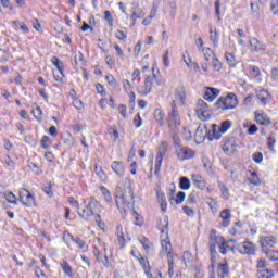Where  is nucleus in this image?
<instances>
[{
    "label": "nucleus",
    "instance_id": "f257e3e1",
    "mask_svg": "<svg viewBox=\"0 0 278 278\" xmlns=\"http://www.w3.org/2000/svg\"><path fill=\"white\" fill-rule=\"evenodd\" d=\"M134 199V180L126 178L124 182V193H116V205L119 212L131 210L136 203Z\"/></svg>",
    "mask_w": 278,
    "mask_h": 278
},
{
    "label": "nucleus",
    "instance_id": "f03ea898",
    "mask_svg": "<svg viewBox=\"0 0 278 278\" xmlns=\"http://www.w3.org/2000/svg\"><path fill=\"white\" fill-rule=\"evenodd\" d=\"M72 203L77 207V214L80 218H84V220H90L94 214L101 212V203H99V200L94 197L90 198L89 203L86 200H84L81 204L75 200Z\"/></svg>",
    "mask_w": 278,
    "mask_h": 278
},
{
    "label": "nucleus",
    "instance_id": "7ed1b4c3",
    "mask_svg": "<svg viewBox=\"0 0 278 278\" xmlns=\"http://www.w3.org/2000/svg\"><path fill=\"white\" fill-rule=\"evenodd\" d=\"M167 126L169 131H179L181 129V116L175 101L172 102V111L168 113Z\"/></svg>",
    "mask_w": 278,
    "mask_h": 278
},
{
    "label": "nucleus",
    "instance_id": "20e7f679",
    "mask_svg": "<svg viewBox=\"0 0 278 278\" xmlns=\"http://www.w3.org/2000/svg\"><path fill=\"white\" fill-rule=\"evenodd\" d=\"M165 226L161 228V238H164L161 240V247L162 251L159 254V257H164L168 255V253H173V245L170 244V239H168V219H164Z\"/></svg>",
    "mask_w": 278,
    "mask_h": 278
},
{
    "label": "nucleus",
    "instance_id": "39448f33",
    "mask_svg": "<svg viewBox=\"0 0 278 278\" xmlns=\"http://www.w3.org/2000/svg\"><path fill=\"white\" fill-rule=\"evenodd\" d=\"M238 105V98L235 93H229L225 98H219L216 102L217 110H233Z\"/></svg>",
    "mask_w": 278,
    "mask_h": 278
},
{
    "label": "nucleus",
    "instance_id": "423d86ee",
    "mask_svg": "<svg viewBox=\"0 0 278 278\" xmlns=\"http://www.w3.org/2000/svg\"><path fill=\"white\" fill-rule=\"evenodd\" d=\"M225 239L223 237L216 236V230L211 231L210 236V253H211V261L216 262V247L220 248V244Z\"/></svg>",
    "mask_w": 278,
    "mask_h": 278
},
{
    "label": "nucleus",
    "instance_id": "0eeeda50",
    "mask_svg": "<svg viewBox=\"0 0 278 278\" xmlns=\"http://www.w3.org/2000/svg\"><path fill=\"white\" fill-rule=\"evenodd\" d=\"M153 84H155V75L148 76L143 83V85H139L137 87V92L141 97H147V94H151V90H153Z\"/></svg>",
    "mask_w": 278,
    "mask_h": 278
},
{
    "label": "nucleus",
    "instance_id": "6e6552de",
    "mask_svg": "<svg viewBox=\"0 0 278 278\" xmlns=\"http://www.w3.org/2000/svg\"><path fill=\"white\" fill-rule=\"evenodd\" d=\"M260 242H261V249L263 253H266L270 251V249L275 248V245L278 242V239L275 236H266V237L263 236L260 238Z\"/></svg>",
    "mask_w": 278,
    "mask_h": 278
},
{
    "label": "nucleus",
    "instance_id": "1a4fd4ad",
    "mask_svg": "<svg viewBox=\"0 0 278 278\" xmlns=\"http://www.w3.org/2000/svg\"><path fill=\"white\" fill-rule=\"evenodd\" d=\"M176 154L180 162H184L186 160H192V157H194L195 155L192 149L186 148L184 146L176 147Z\"/></svg>",
    "mask_w": 278,
    "mask_h": 278
},
{
    "label": "nucleus",
    "instance_id": "9d476101",
    "mask_svg": "<svg viewBox=\"0 0 278 278\" xmlns=\"http://www.w3.org/2000/svg\"><path fill=\"white\" fill-rule=\"evenodd\" d=\"M165 255L167 256L169 278H181V274L176 273L175 275V258L177 257V255H175L173 252Z\"/></svg>",
    "mask_w": 278,
    "mask_h": 278
},
{
    "label": "nucleus",
    "instance_id": "9b49d317",
    "mask_svg": "<svg viewBox=\"0 0 278 278\" xmlns=\"http://www.w3.org/2000/svg\"><path fill=\"white\" fill-rule=\"evenodd\" d=\"M20 200L23 205H26V207H31L35 203L34 194H31L27 189L20 190Z\"/></svg>",
    "mask_w": 278,
    "mask_h": 278
},
{
    "label": "nucleus",
    "instance_id": "f8f14e48",
    "mask_svg": "<svg viewBox=\"0 0 278 278\" xmlns=\"http://www.w3.org/2000/svg\"><path fill=\"white\" fill-rule=\"evenodd\" d=\"M237 249L242 255H255V244L251 241H244L243 243L237 244Z\"/></svg>",
    "mask_w": 278,
    "mask_h": 278
},
{
    "label": "nucleus",
    "instance_id": "ddd939ff",
    "mask_svg": "<svg viewBox=\"0 0 278 278\" xmlns=\"http://www.w3.org/2000/svg\"><path fill=\"white\" fill-rule=\"evenodd\" d=\"M231 244H236V240L226 241L224 239V241L219 244V253L222 255H227V253H229V251H231L232 253H236V247H233Z\"/></svg>",
    "mask_w": 278,
    "mask_h": 278
},
{
    "label": "nucleus",
    "instance_id": "4468645a",
    "mask_svg": "<svg viewBox=\"0 0 278 278\" xmlns=\"http://www.w3.org/2000/svg\"><path fill=\"white\" fill-rule=\"evenodd\" d=\"M236 139H227L223 144V151L227 153V155H232V153H236Z\"/></svg>",
    "mask_w": 278,
    "mask_h": 278
},
{
    "label": "nucleus",
    "instance_id": "2eb2a0df",
    "mask_svg": "<svg viewBox=\"0 0 278 278\" xmlns=\"http://www.w3.org/2000/svg\"><path fill=\"white\" fill-rule=\"evenodd\" d=\"M208 137V130L207 127L205 126H199L195 130V136H194V140L195 142H203V140H205V138Z\"/></svg>",
    "mask_w": 278,
    "mask_h": 278
},
{
    "label": "nucleus",
    "instance_id": "dca6fc26",
    "mask_svg": "<svg viewBox=\"0 0 278 278\" xmlns=\"http://www.w3.org/2000/svg\"><path fill=\"white\" fill-rule=\"evenodd\" d=\"M191 181L199 190H205V186H207L205 179H203V177L199 174H193L191 176Z\"/></svg>",
    "mask_w": 278,
    "mask_h": 278
},
{
    "label": "nucleus",
    "instance_id": "f3484780",
    "mask_svg": "<svg viewBox=\"0 0 278 278\" xmlns=\"http://www.w3.org/2000/svg\"><path fill=\"white\" fill-rule=\"evenodd\" d=\"M175 103H184L186 101V87L185 86H179L178 88H176L175 90Z\"/></svg>",
    "mask_w": 278,
    "mask_h": 278
},
{
    "label": "nucleus",
    "instance_id": "a211bd4d",
    "mask_svg": "<svg viewBox=\"0 0 278 278\" xmlns=\"http://www.w3.org/2000/svg\"><path fill=\"white\" fill-rule=\"evenodd\" d=\"M156 199H157V203L160 204L162 212H166V210L168 207V202L166 201V194L163 193L162 190L157 189L156 190Z\"/></svg>",
    "mask_w": 278,
    "mask_h": 278
},
{
    "label": "nucleus",
    "instance_id": "6ab92c4d",
    "mask_svg": "<svg viewBox=\"0 0 278 278\" xmlns=\"http://www.w3.org/2000/svg\"><path fill=\"white\" fill-rule=\"evenodd\" d=\"M218 93H219L218 89L208 87L205 90L204 99L205 101H208V103H212V101H214V99L218 97Z\"/></svg>",
    "mask_w": 278,
    "mask_h": 278
},
{
    "label": "nucleus",
    "instance_id": "aec40b11",
    "mask_svg": "<svg viewBox=\"0 0 278 278\" xmlns=\"http://www.w3.org/2000/svg\"><path fill=\"white\" fill-rule=\"evenodd\" d=\"M219 216L223 219V227H228L231 223V211L229 208H225L220 212Z\"/></svg>",
    "mask_w": 278,
    "mask_h": 278
},
{
    "label": "nucleus",
    "instance_id": "412c9836",
    "mask_svg": "<svg viewBox=\"0 0 278 278\" xmlns=\"http://www.w3.org/2000/svg\"><path fill=\"white\" fill-rule=\"evenodd\" d=\"M220 136H223L220 128H218V125L213 124L212 129L208 130V140H220Z\"/></svg>",
    "mask_w": 278,
    "mask_h": 278
},
{
    "label": "nucleus",
    "instance_id": "4be33fe9",
    "mask_svg": "<svg viewBox=\"0 0 278 278\" xmlns=\"http://www.w3.org/2000/svg\"><path fill=\"white\" fill-rule=\"evenodd\" d=\"M251 51L254 53H257L260 51H266V46L264 43L260 42V40L253 38L250 40Z\"/></svg>",
    "mask_w": 278,
    "mask_h": 278
},
{
    "label": "nucleus",
    "instance_id": "5701e85b",
    "mask_svg": "<svg viewBox=\"0 0 278 278\" xmlns=\"http://www.w3.org/2000/svg\"><path fill=\"white\" fill-rule=\"evenodd\" d=\"M257 99H260L262 105H266L270 103L273 97L270 96V93H268L267 90H260L257 92Z\"/></svg>",
    "mask_w": 278,
    "mask_h": 278
},
{
    "label": "nucleus",
    "instance_id": "b1692460",
    "mask_svg": "<svg viewBox=\"0 0 278 278\" xmlns=\"http://www.w3.org/2000/svg\"><path fill=\"white\" fill-rule=\"evenodd\" d=\"M111 168L114 173L117 174L118 177H123V175H125V165L123 164V162H113Z\"/></svg>",
    "mask_w": 278,
    "mask_h": 278
},
{
    "label": "nucleus",
    "instance_id": "393cba45",
    "mask_svg": "<svg viewBox=\"0 0 278 278\" xmlns=\"http://www.w3.org/2000/svg\"><path fill=\"white\" fill-rule=\"evenodd\" d=\"M255 119L258 125H265L266 127L271 123L266 113H255Z\"/></svg>",
    "mask_w": 278,
    "mask_h": 278
},
{
    "label": "nucleus",
    "instance_id": "a878e982",
    "mask_svg": "<svg viewBox=\"0 0 278 278\" xmlns=\"http://www.w3.org/2000/svg\"><path fill=\"white\" fill-rule=\"evenodd\" d=\"M217 273L220 278L229 277V265L227 263H220L217 267Z\"/></svg>",
    "mask_w": 278,
    "mask_h": 278
},
{
    "label": "nucleus",
    "instance_id": "bb28decb",
    "mask_svg": "<svg viewBox=\"0 0 278 278\" xmlns=\"http://www.w3.org/2000/svg\"><path fill=\"white\" fill-rule=\"evenodd\" d=\"M182 262L185 266H192V262H194V256L190 251H185L182 254Z\"/></svg>",
    "mask_w": 278,
    "mask_h": 278
},
{
    "label": "nucleus",
    "instance_id": "cd10ccee",
    "mask_svg": "<svg viewBox=\"0 0 278 278\" xmlns=\"http://www.w3.org/2000/svg\"><path fill=\"white\" fill-rule=\"evenodd\" d=\"M116 233L121 249H125V233L123 232V226H117Z\"/></svg>",
    "mask_w": 278,
    "mask_h": 278
},
{
    "label": "nucleus",
    "instance_id": "c85d7f7f",
    "mask_svg": "<svg viewBox=\"0 0 278 278\" xmlns=\"http://www.w3.org/2000/svg\"><path fill=\"white\" fill-rule=\"evenodd\" d=\"M12 60V54L5 49L0 48V64H5Z\"/></svg>",
    "mask_w": 278,
    "mask_h": 278
},
{
    "label": "nucleus",
    "instance_id": "c756f323",
    "mask_svg": "<svg viewBox=\"0 0 278 278\" xmlns=\"http://www.w3.org/2000/svg\"><path fill=\"white\" fill-rule=\"evenodd\" d=\"M256 277H258V278H273V277H275V273L273 270H269V269L265 268V269L257 270Z\"/></svg>",
    "mask_w": 278,
    "mask_h": 278
},
{
    "label": "nucleus",
    "instance_id": "7c9ffc66",
    "mask_svg": "<svg viewBox=\"0 0 278 278\" xmlns=\"http://www.w3.org/2000/svg\"><path fill=\"white\" fill-rule=\"evenodd\" d=\"M190 179L188 177L182 176L179 178V188L180 190H190Z\"/></svg>",
    "mask_w": 278,
    "mask_h": 278
},
{
    "label": "nucleus",
    "instance_id": "2f4dec72",
    "mask_svg": "<svg viewBox=\"0 0 278 278\" xmlns=\"http://www.w3.org/2000/svg\"><path fill=\"white\" fill-rule=\"evenodd\" d=\"M197 116L200 121H203L204 123L206 121H210V118H212V111L206 110V111H200L199 113H197Z\"/></svg>",
    "mask_w": 278,
    "mask_h": 278
},
{
    "label": "nucleus",
    "instance_id": "473e14b6",
    "mask_svg": "<svg viewBox=\"0 0 278 278\" xmlns=\"http://www.w3.org/2000/svg\"><path fill=\"white\" fill-rule=\"evenodd\" d=\"M202 53L206 62H210L211 60H214V58H216V54H214V51L210 48H203Z\"/></svg>",
    "mask_w": 278,
    "mask_h": 278
},
{
    "label": "nucleus",
    "instance_id": "72a5a7b5",
    "mask_svg": "<svg viewBox=\"0 0 278 278\" xmlns=\"http://www.w3.org/2000/svg\"><path fill=\"white\" fill-rule=\"evenodd\" d=\"M51 62L52 64H54V66H56V73H60V75H62V71H64V63H62L60 59H58V56H52Z\"/></svg>",
    "mask_w": 278,
    "mask_h": 278
},
{
    "label": "nucleus",
    "instance_id": "f704fd0d",
    "mask_svg": "<svg viewBox=\"0 0 278 278\" xmlns=\"http://www.w3.org/2000/svg\"><path fill=\"white\" fill-rule=\"evenodd\" d=\"M250 184L253 186H260L262 181L260 180V176H257V173L255 172H250V176L248 177Z\"/></svg>",
    "mask_w": 278,
    "mask_h": 278
},
{
    "label": "nucleus",
    "instance_id": "c9c22d12",
    "mask_svg": "<svg viewBox=\"0 0 278 278\" xmlns=\"http://www.w3.org/2000/svg\"><path fill=\"white\" fill-rule=\"evenodd\" d=\"M154 118L156 121V123H159V125L162 127V125H164V112L160 109H156L154 111Z\"/></svg>",
    "mask_w": 278,
    "mask_h": 278
},
{
    "label": "nucleus",
    "instance_id": "e433bc0d",
    "mask_svg": "<svg viewBox=\"0 0 278 278\" xmlns=\"http://www.w3.org/2000/svg\"><path fill=\"white\" fill-rule=\"evenodd\" d=\"M231 125H232L231 121H229V119L224 121L220 124V126H218L220 134H227V131H229V129H231Z\"/></svg>",
    "mask_w": 278,
    "mask_h": 278
},
{
    "label": "nucleus",
    "instance_id": "4c0bfd02",
    "mask_svg": "<svg viewBox=\"0 0 278 278\" xmlns=\"http://www.w3.org/2000/svg\"><path fill=\"white\" fill-rule=\"evenodd\" d=\"M61 268L65 273V275H67V277H73V268L71 267L68 262L62 261Z\"/></svg>",
    "mask_w": 278,
    "mask_h": 278
},
{
    "label": "nucleus",
    "instance_id": "58836bf2",
    "mask_svg": "<svg viewBox=\"0 0 278 278\" xmlns=\"http://www.w3.org/2000/svg\"><path fill=\"white\" fill-rule=\"evenodd\" d=\"M207 110H210L208 106H207V103H205V101H203V100H199L198 103H197V106H195L197 114L199 112H205Z\"/></svg>",
    "mask_w": 278,
    "mask_h": 278
},
{
    "label": "nucleus",
    "instance_id": "ea45409f",
    "mask_svg": "<svg viewBox=\"0 0 278 278\" xmlns=\"http://www.w3.org/2000/svg\"><path fill=\"white\" fill-rule=\"evenodd\" d=\"M268 260L271 262H278V251L277 250H267V252H264Z\"/></svg>",
    "mask_w": 278,
    "mask_h": 278
},
{
    "label": "nucleus",
    "instance_id": "a19ab883",
    "mask_svg": "<svg viewBox=\"0 0 278 278\" xmlns=\"http://www.w3.org/2000/svg\"><path fill=\"white\" fill-rule=\"evenodd\" d=\"M276 143H277V140L275 139V135H269L267 137V149H269V151H275Z\"/></svg>",
    "mask_w": 278,
    "mask_h": 278
},
{
    "label": "nucleus",
    "instance_id": "79ce46f5",
    "mask_svg": "<svg viewBox=\"0 0 278 278\" xmlns=\"http://www.w3.org/2000/svg\"><path fill=\"white\" fill-rule=\"evenodd\" d=\"M214 71H216L217 73L223 71V63H220V60H218V58H213L212 62H211Z\"/></svg>",
    "mask_w": 278,
    "mask_h": 278
},
{
    "label": "nucleus",
    "instance_id": "37998d69",
    "mask_svg": "<svg viewBox=\"0 0 278 278\" xmlns=\"http://www.w3.org/2000/svg\"><path fill=\"white\" fill-rule=\"evenodd\" d=\"M210 40L213 42L214 47H218V33L214 29H210Z\"/></svg>",
    "mask_w": 278,
    "mask_h": 278
},
{
    "label": "nucleus",
    "instance_id": "c03bdc74",
    "mask_svg": "<svg viewBox=\"0 0 278 278\" xmlns=\"http://www.w3.org/2000/svg\"><path fill=\"white\" fill-rule=\"evenodd\" d=\"M178 132L179 131H170L175 149H177V147H181V139L179 138V135H177Z\"/></svg>",
    "mask_w": 278,
    "mask_h": 278
},
{
    "label": "nucleus",
    "instance_id": "a18cd8bd",
    "mask_svg": "<svg viewBox=\"0 0 278 278\" xmlns=\"http://www.w3.org/2000/svg\"><path fill=\"white\" fill-rule=\"evenodd\" d=\"M218 188H219L223 197L225 199H229V189L227 188V186H225V184L218 181Z\"/></svg>",
    "mask_w": 278,
    "mask_h": 278
},
{
    "label": "nucleus",
    "instance_id": "49530a36",
    "mask_svg": "<svg viewBox=\"0 0 278 278\" xmlns=\"http://www.w3.org/2000/svg\"><path fill=\"white\" fill-rule=\"evenodd\" d=\"M226 58V62L227 64H229V66H236L237 62H236V56H233V54L227 52L225 54Z\"/></svg>",
    "mask_w": 278,
    "mask_h": 278
},
{
    "label": "nucleus",
    "instance_id": "de8ad7c7",
    "mask_svg": "<svg viewBox=\"0 0 278 278\" xmlns=\"http://www.w3.org/2000/svg\"><path fill=\"white\" fill-rule=\"evenodd\" d=\"M34 117L38 121V123H42V109L37 106L36 110H33Z\"/></svg>",
    "mask_w": 278,
    "mask_h": 278
},
{
    "label": "nucleus",
    "instance_id": "09e8293b",
    "mask_svg": "<svg viewBox=\"0 0 278 278\" xmlns=\"http://www.w3.org/2000/svg\"><path fill=\"white\" fill-rule=\"evenodd\" d=\"M168 149V143H166V141H163L160 147H159V152L157 155H161L164 157V155H166V151Z\"/></svg>",
    "mask_w": 278,
    "mask_h": 278
},
{
    "label": "nucleus",
    "instance_id": "8fccbe9b",
    "mask_svg": "<svg viewBox=\"0 0 278 278\" xmlns=\"http://www.w3.org/2000/svg\"><path fill=\"white\" fill-rule=\"evenodd\" d=\"M4 201H8V203H12L13 205H16V195L12 192L5 193Z\"/></svg>",
    "mask_w": 278,
    "mask_h": 278
},
{
    "label": "nucleus",
    "instance_id": "3c124183",
    "mask_svg": "<svg viewBox=\"0 0 278 278\" xmlns=\"http://www.w3.org/2000/svg\"><path fill=\"white\" fill-rule=\"evenodd\" d=\"M185 199H186V193L184 191L178 192L176 195V199H175L176 205H181V203H184Z\"/></svg>",
    "mask_w": 278,
    "mask_h": 278
},
{
    "label": "nucleus",
    "instance_id": "603ef678",
    "mask_svg": "<svg viewBox=\"0 0 278 278\" xmlns=\"http://www.w3.org/2000/svg\"><path fill=\"white\" fill-rule=\"evenodd\" d=\"M252 160L255 162V164H262L264 160V155L262 154V152H255L252 155Z\"/></svg>",
    "mask_w": 278,
    "mask_h": 278
},
{
    "label": "nucleus",
    "instance_id": "864d4df0",
    "mask_svg": "<svg viewBox=\"0 0 278 278\" xmlns=\"http://www.w3.org/2000/svg\"><path fill=\"white\" fill-rule=\"evenodd\" d=\"M163 161H164V156L156 154L155 173H159L160 168H162V162Z\"/></svg>",
    "mask_w": 278,
    "mask_h": 278
},
{
    "label": "nucleus",
    "instance_id": "5fc2aeb1",
    "mask_svg": "<svg viewBox=\"0 0 278 278\" xmlns=\"http://www.w3.org/2000/svg\"><path fill=\"white\" fill-rule=\"evenodd\" d=\"M215 14L217 17V21L220 22V0H215Z\"/></svg>",
    "mask_w": 278,
    "mask_h": 278
},
{
    "label": "nucleus",
    "instance_id": "6e6d98bb",
    "mask_svg": "<svg viewBox=\"0 0 278 278\" xmlns=\"http://www.w3.org/2000/svg\"><path fill=\"white\" fill-rule=\"evenodd\" d=\"M250 75H252V77H260L261 75L260 67L255 65L250 66Z\"/></svg>",
    "mask_w": 278,
    "mask_h": 278
},
{
    "label": "nucleus",
    "instance_id": "4d7b16f0",
    "mask_svg": "<svg viewBox=\"0 0 278 278\" xmlns=\"http://www.w3.org/2000/svg\"><path fill=\"white\" fill-rule=\"evenodd\" d=\"M104 18L108 22V24L110 25V27H112V25H114V18H112V13L110 11H104Z\"/></svg>",
    "mask_w": 278,
    "mask_h": 278
},
{
    "label": "nucleus",
    "instance_id": "13d9d810",
    "mask_svg": "<svg viewBox=\"0 0 278 278\" xmlns=\"http://www.w3.org/2000/svg\"><path fill=\"white\" fill-rule=\"evenodd\" d=\"M163 64L166 68H168L170 66V59H169V52L168 50L165 51L164 55H163Z\"/></svg>",
    "mask_w": 278,
    "mask_h": 278
},
{
    "label": "nucleus",
    "instance_id": "bf43d9fd",
    "mask_svg": "<svg viewBox=\"0 0 278 278\" xmlns=\"http://www.w3.org/2000/svg\"><path fill=\"white\" fill-rule=\"evenodd\" d=\"M135 127H142V117H140V113H138L132 121Z\"/></svg>",
    "mask_w": 278,
    "mask_h": 278
},
{
    "label": "nucleus",
    "instance_id": "052dcab7",
    "mask_svg": "<svg viewBox=\"0 0 278 278\" xmlns=\"http://www.w3.org/2000/svg\"><path fill=\"white\" fill-rule=\"evenodd\" d=\"M182 212L191 218L194 216V210L188 205L182 206Z\"/></svg>",
    "mask_w": 278,
    "mask_h": 278
},
{
    "label": "nucleus",
    "instance_id": "680f3d73",
    "mask_svg": "<svg viewBox=\"0 0 278 278\" xmlns=\"http://www.w3.org/2000/svg\"><path fill=\"white\" fill-rule=\"evenodd\" d=\"M93 216H94V220H96L98 227L100 229H103L105 227V224L103 222H101V215L99 214V212L96 213Z\"/></svg>",
    "mask_w": 278,
    "mask_h": 278
},
{
    "label": "nucleus",
    "instance_id": "e2e57ef3",
    "mask_svg": "<svg viewBox=\"0 0 278 278\" xmlns=\"http://www.w3.org/2000/svg\"><path fill=\"white\" fill-rule=\"evenodd\" d=\"M138 262L140 266L143 268V270H147V268H151V266H149V261H147L144 257L140 256L138 258Z\"/></svg>",
    "mask_w": 278,
    "mask_h": 278
},
{
    "label": "nucleus",
    "instance_id": "0e129e2a",
    "mask_svg": "<svg viewBox=\"0 0 278 278\" xmlns=\"http://www.w3.org/2000/svg\"><path fill=\"white\" fill-rule=\"evenodd\" d=\"M140 244H142L144 251H149V249H151V242L144 237L140 239Z\"/></svg>",
    "mask_w": 278,
    "mask_h": 278
},
{
    "label": "nucleus",
    "instance_id": "69168bd1",
    "mask_svg": "<svg viewBox=\"0 0 278 278\" xmlns=\"http://www.w3.org/2000/svg\"><path fill=\"white\" fill-rule=\"evenodd\" d=\"M270 11L273 14L277 15L278 14V0H271L270 1Z\"/></svg>",
    "mask_w": 278,
    "mask_h": 278
},
{
    "label": "nucleus",
    "instance_id": "338daca9",
    "mask_svg": "<svg viewBox=\"0 0 278 278\" xmlns=\"http://www.w3.org/2000/svg\"><path fill=\"white\" fill-rule=\"evenodd\" d=\"M50 144H51V140L49 139V137L43 136L42 139H41V147L43 149H49Z\"/></svg>",
    "mask_w": 278,
    "mask_h": 278
},
{
    "label": "nucleus",
    "instance_id": "774afa93",
    "mask_svg": "<svg viewBox=\"0 0 278 278\" xmlns=\"http://www.w3.org/2000/svg\"><path fill=\"white\" fill-rule=\"evenodd\" d=\"M109 135L111 136V138H113L114 142H116V140H118V130H116L114 128H110Z\"/></svg>",
    "mask_w": 278,
    "mask_h": 278
}]
</instances>
